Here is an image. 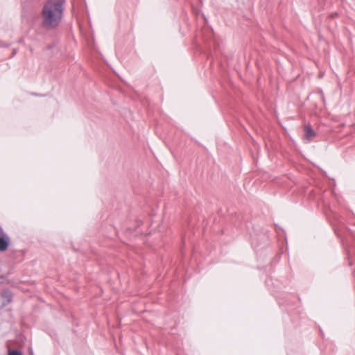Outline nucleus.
Listing matches in <instances>:
<instances>
[{"mask_svg": "<svg viewBox=\"0 0 355 355\" xmlns=\"http://www.w3.org/2000/svg\"><path fill=\"white\" fill-rule=\"evenodd\" d=\"M64 16L62 0H47L40 12V26L46 31L57 29L61 24Z\"/></svg>", "mask_w": 355, "mask_h": 355, "instance_id": "obj_1", "label": "nucleus"}, {"mask_svg": "<svg viewBox=\"0 0 355 355\" xmlns=\"http://www.w3.org/2000/svg\"><path fill=\"white\" fill-rule=\"evenodd\" d=\"M304 130V137L308 141L312 140L316 135L315 132L313 130V129L311 127L310 125H305Z\"/></svg>", "mask_w": 355, "mask_h": 355, "instance_id": "obj_2", "label": "nucleus"}, {"mask_svg": "<svg viewBox=\"0 0 355 355\" xmlns=\"http://www.w3.org/2000/svg\"><path fill=\"white\" fill-rule=\"evenodd\" d=\"M8 247V239L0 236V251H5Z\"/></svg>", "mask_w": 355, "mask_h": 355, "instance_id": "obj_3", "label": "nucleus"}, {"mask_svg": "<svg viewBox=\"0 0 355 355\" xmlns=\"http://www.w3.org/2000/svg\"><path fill=\"white\" fill-rule=\"evenodd\" d=\"M8 355H23L21 352L17 349H9Z\"/></svg>", "mask_w": 355, "mask_h": 355, "instance_id": "obj_4", "label": "nucleus"}, {"mask_svg": "<svg viewBox=\"0 0 355 355\" xmlns=\"http://www.w3.org/2000/svg\"><path fill=\"white\" fill-rule=\"evenodd\" d=\"M2 296L8 299V302H10L11 300V295L9 291H3L2 293Z\"/></svg>", "mask_w": 355, "mask_h": 355, "instance_id": "obj_5", "label": "nucleus"}, {"mask_svg": "<svg viewBox=\"0 0 355 355\" xmlns=\"http://www.w3.org/2000/svg\"><path fill=\"white\" fill-rule=\"evenodd\" d=\"M15 53H16V51H15V50H14V51H13V55H15Z\"/></svg>", "mask_w": 355, "mask_h": 355, "instance_id": "obj_6", "label": "nucleus"}]
</instances>
